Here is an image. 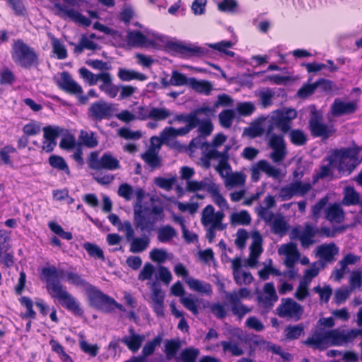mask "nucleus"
<instances>
[{
  "instance_id": "f257e3e1",
  "label": "nucleus",
  "mask_w": 362,
  "mask_h": 362,
  "mask_svg": "<svg viewBox=\"0 0 362 362\" xmlns=\"http://www.w3.org/2000/svg\"><path fill=\"white\" fill-rule=\"evenodd\" d=\"M76 269L67 271L58 270L54 266L45 267L41 270V279L45 282V288L52 297L56 298L61 305L76 317L83 316L84 310L80 302L60 282V279L65 276L66 281L77 287H87L88 283L76 272Z\"/></svg>"
},
{
  "instance_id": "f03ea898",
  "label": "nucleus",
  "mask_w": 362,
  "mask_h": 362,
  "mask_svg": "<svg viewBox=\"0 0 362 362\" xmlns=\"http://www.w3.org/2000/svg\"><path fill=\"white\" fill-rule=\"evenodd\" d=\"M328 160L331 165L338 164L340 170L350 174L362 161V148L355 146L334 149Z\"/></svg>"
},
{
  "instance_id": "7ed1b4c3",
  "label": "nucleus",
  "mask_w": 362,
  "mask_h": 362,
  "mask_svg": "<svg viewBox=\"0 0 362 362\" xmlns=\"http://www.w3.org/2000/svg\"><path fill=\"white\" fill-rule=\"evenodd\" d=\"M163 209L161 206H153L151 208L144 206L141 204L134 208V223L135 228L141 232L151 233L158 218H163Z\"/></svg>"
},
{
  "instance_id": "20e7f679",
  "label": "nucleus",
  "mask_w": 362,
  "mask_h": 362,
  "mask_svg": "<svg viewBox=\"0 0 362 362\" xmlns=\"http://www.w3.org/2000/svg\"><path fill=\"white\" fill-rule=\"evenodd\" d=\"M348 337L338 329L319 332L315 331L312 337H308L304 344L314 349H325L333 346H340L347 341Z\"/></svg>"
},
{
  "instance_id": "39448f33",
  "label": "nucleus",
  "mask_w": 362,
  "mask_h": 362,
  "mask_svg": "<svg viewBox=\"0 0 362 362\" xmlns=\"http://www.w3.org/2000/svg\"><path fill=\"white\" fill-rule=\"evenodd\" d=\"M13 62L25 69H29L39 64V57L35 49L26 44L22 39L13 41L11 47Z\"/></svg>"
},
{
  "instance_id": "423d86ee",
  "label": "nucleus",
  "mask_w": 362,
  "mask_h": 362,
  "mask_svg": "<svg viewBox=\"0 0 362 362\" xmlns=\"http://www.w3.org/2000/svg\"><path fill=\"white\" fill-rule=\"evenodd\" d=\"M296 117L297 111L292 108L279 109L273 111L267 121L266 135L271 134L275 129H278L283 134H287L291 129L292 121Z\"/></svg>"
},
{
  "instance_id": "0eeeda50",
  "label": "nucleus",
  "mask_w": 362,
  "mask_h": 362,
  "mask_svg": "<svg viewBox=\"0 0 362 362\" xmlns=\"http://www.w3.org/2000/svg\"><path fill=\"white\" fill-rule=\"evenodd\" d=\"M224 216L223 211L215 212L214 207L211 204H208L202 210L201 223L204 227H208L206 238L209 243L214 242L216 230H223L226 228V225L222 223Z\"/></svg>"
},
{
  "instance_id": "6e6552de",
  "label": "nucleus",
  "mask_w": 362,
  "mask_h": 362,
  "mask_svg": "<svg viewBox=\"0 0 362 362\" xmlns=\"http://www.w3.org/2000/svg\"><path fill=\"white\" fill-rule=\"evenodd\" d=\"M185 190L191 193H194L200 190H206L211 195L215 204L222 209L228 208V204L226 199L220 192L218 185L212 181L207 182L206 178L201 181L188 180Z\"/></svg>"
},
{
  "instance_id": "1a4fd4ad",
  "label": "nucleus",
  "mask_w": 362,
  "mask_h": 362,
  "mask_svg": "<svg viewBox=\"0 0 362 362\" xmlns=\"http://www.w3.org/2000/svg\"><path fill=\"white\" fill-rule=\"evenodd\" d=\"M308 129L313 138H321L322 140L328 139L334 132L332 126H329L323 122L322 112L317 110L315 106L310 113Z\"/></svg>"
},
{
  "instance_id": "9d476101",
  "label": "nucleus",
  "mask_w": 362,
  "mask_h": 362,
  "mask_svg": "<svg viewBox=\"0 0 362 362\" xmlns=\"http://www.w3.org/2000/svg\"><path fill=\"white\" fill-rule=\"evenodd\" d=\"M250 292L247 288H240L238 291L228 292L226 294V298L229 302L230 310L233 315L241 320L247 314L251 313L252 307L245 305L241 301V298H246L249 296Z\"/></svg>"
},
{
  "instance_id": "9b49d317",
  "label": "nucleus",
  "mask_w": 362,
  "mask_h": 362,
  "mask_svg": "<svg viewBox=\"0 0 362 362\" xmlns=\"http://www.w3.org/2000/svg\"><path fill=\"white\" fill-rule=\"evenodd\" d=\"M88 164L90 169L95 170H115L120 168L119 160L110 152L104 153L100 158L98 151L91 152L88 159Z\"/></svg>"
},
{
  "instance_id": "f8f14e48",
  "label": "nucleus",
  "mask_w": 362,
  "mask_h": 362,
  "mask_svg": "<svg viewBox=\"0 0 362 362\" xmlns=\"http://www.w3.org/2000/svg\"><path fill=\"white\" fill-rule=\"evenodd\" d=\"M303 307L291 298H283L276 308V314L281 318L292 320L295 322L301 319Z\"/></svg>"
},
{
  "instance_id": "ddd939ff",
  "label": "nucleus",
  "mask_w": 362,
  "mask_h": 362,
  "mask_svg": "<svg viewBox=\"0 0 362 362\" xmlns=\"http://www.w3.org/2000/svg\"><path fill=\"white\" fill-rule=\"evenodd\" d=\"M123 229L125 231V238L130 242L129 251L132 253H140L146 250L150 244V238L143 234L141 237H134V229L129 221L123 222Z\"/></svg>"
},
{
  "instance_id": "4468645a",
  "label": "nucleus",
  "mask_w": 362,
  "mask_h": 362,
  "mask_svg": "<svg viewBox=\"0 0 362 362\" xmlns=\"http://www.w3.org/2000/svg\"><path fill=\"white\" fill-rule=\"evenodd\" d=\"M311 187L309 182L303 183L301 181L296 180L281 187L279 197L281 201H287L296 195L304 196L310 190Z\"/></svg>"
},
{
  "instance_id": "2eb2a0df",
  "label": "nucleus",
  "mask_w": 362,
  "mask_h": 362,
  "mask_svg": "<svg viewBox=\"0 0 362 362\" xmlns=\"http://www.w3.org/2000/svg\"><path fill=\"white\" fill-rule=\"evenodd\" d=\"M9 233L4 229L0 230V263L6 268H11L15 264L13 252L11 250Z\"/></svg>"
},
{
  "instance_id": "dca6fc26",
  "label": "nucleus",
  "mask_w": 362,
  "mask_h": 362,
  "mask_svg": "<svg viewBox=\"0 0 362 362\" xmlns=\"http://www.w3.org/2000/svg\"><path fill=\"white\" fill-rule=\"evenodd\" d=\"M270 136L268 146L273 151L270 153V158L274 163L282 161L286 156V146L282 135L276 134L274 132L269 134Z\"/></svg>"
},
{
  "instance_id": "f3484780",
  "label": "nucleus",
  "mask_w": 362,
  "mask_h": 362,
  "mask_svg": "<svg viewBox=\"0 0 362 362\" xmlns=\"http://www.w3.org/2000/svg\"><path fill=\"white\" fill-rule=\"evenodd\" d=\"M167 48L182 57L202 56L205 54V49L201 47L187 45L182 42L169 41L166 44Z\"/></svg>"
},
{
  "instance_id": "a211bd4d",
  "label": "nucleus",
  "mask_w": 362,
  "mask_h": 362,
  "mask_svg": "<svg viewBox=\"0 0 362 362\" xmlns=\"http://www.w3.org/2000/svg\"><path fill=\"white\" fill-rule=\"evenodd\" d=\"M88 115L93 121L100 122L112 117V107L103 100L93 103L88 109Z\"/></svg>"
},
{
  "instance_id": "6ab92c4d",
  "label": "nucleus",
  "mask_w": 362,
  "mask_h": 362,
  "mask_svg": "<svg viewBox=\"0 0 362 362\" xmlns=\"http://www.w3.org/2000/svg\"><path fill=\"white\" fill-rule=\"evenodd\" d=\"M211 112V110L208 106L200 107L194 109L193 111L190 112L188 114H177L175 115V117L170 119L168 123L169 124H173L175 122H185L187 124H194L198 123V116L200 114H204L205 115H209Z\"/></svg>"
},
{
  "instance_id": "aec40b11",
  "label": "nucleus",
  "mask_w": 362,
  "mask_h": 362,
  "mask_svg": "<svg viewBox=\"0 0 362 362\" xmlns=\"http://www.w3.org/2000/svg\"><path fill=\"white\" fill-rule=\"evenodd\" d=\"M57 86L64 92L74 95L83 93L82 87L75 81L67 71L61 74L60 80L57 82Z\"/></svg>"
},
{
  "instance_id": "412c9836",
  "label": "nucleus",
  "mask_w": 362,
  "mask_h": 362,
  "mask_svg": "<svg viewBox=\"0 0 362 362\" xmlns=\"http://www.w3.org/2000/svg\"><path fill=\"white\" fill-rule=\"evenodd\" d=\"M357 107L356 101L344 102L339 98H336L331 105V111L334 116L339 117L354 113Z\"/></svg>"
},
{
  "instance_id": "4be33fe9",
  "label": "nucleus",
  "mask_w": 362,
  "mask_h": 362,
  "mask_svg": "<svg viewBox=\"0 0 362 362\" xmlns=\"http://www.w3.org/2000/svg\"><path fill=\"white\" fill-rule=\"evenodd\" d=\"M296 232V236L300 241L301 246L307 248L315 243L314 240L316 235L318 234V228L310 223H306L303 231L294 230Z\"/></svg>"
},
{
  "instance_id": "5701e85b",
  "label": "nucleus",
  "mask_w": 362,
  "mask_h": 362,
  "mask_svg": "<svg viewBox=\"0 0 362 362\" xmlns=\"http://www.w3.org/2000/svg\"><path fill=\"white\" fill-rule=\"evenodd\" d=\"M88 299L90 305L98 309L102 308L104 305H108L109 303H115V300L113 298L95 287L89 291Z\"/></svg>"
},
{
  "instance_id": "b1692460",
  "label": "nucleus",
  "mask_w": 362,
  "mask_h": 362,
  "mask_svg": "<svg viewBox=\"0 0 362 362\" xmlns=\"http://www.w3.org/2000/svg\"><path fill=\"white\" fill-rule=\"evenodd\" d=\"M141 159L152 170L160 168L162 166V158L158 155V151L151 142V146L141 156Z\"/></svg>"
},
{
  "instance_id": "393cba45",
  "label": "nucleus",
  "mask_w": 362,
  "mask_h": 362,
  "mask_svg": "<svg viewBox=\"0 0 362 362\" xmlns=\"http://www.w3.org/2000/svg\"><path fill=\"white\" fill-rule=\"evenodd\" d=\"M325 218L332 223H341L344 221V211L338 203L329 204Z\"/></svg>"
},
{
  "instance_id": "a878e982",
  "label": "nucleus",
  "mask_w": 362,
  "mask_h": 362,
  "mask_svg": "<svg viewBox=\"0 0 362 362\" xmlns=\"http://www.w3.org/2000/svg\"><path fill=\"white\" fill-rule=\"evenodd\" d=\"M164 298L165 295L162 291L153 287L151 294V307L157 317L164 316Z\"/></svg>"
},
{
  "instance_id": "bb28decb",
  "label": "nucleus",
  "mask_w": 362,
  "mask_h": 362,
  "mask_svg": "<svg viewBox=\"0 0 362 362\" xmlns=\"http://www.w3.org/2000/svg\"><path fill=\"white\" fill-rule=\"evenodd\" d=\"M228 150V147H227L226 151L223 152H220V151H217L216 149L213 148V149L209 150L205 154V157H206L208 158V160L220 158L218 165L216 167V170L221 173H222V171L223 170L230 168V165L228 162V155L227 153Z\"/></svg>"
},
{
  "instance_id": "cd10ccee",
  "label": "nucleus",
  "mask_w": 362,
  "mask_h": 362,
  "mask_svg": "<svg viewBox=\"0 0 362 362\" xmlns=\"http://www.w3.org/2000/svg\"><path fill=\"white\" fill-rule=\"evenodd\" d=\"M55 6L62 12H63L66 16L70 18L71 20L86 27H89L91 24V21L86 16L81 14L80 12L75 11L73 8L67 9L64 6L60 4H56Z\"/></svg>"
},
{
  "instance_id": "c85d7f7f",
  "label": "nucleus",
  "mask_w": 362,
  "mask_h": 362,
  "mask_svg": "<svg viewBox=\"0 0 362 362\" xmlns=\"http://www.w3.org/2000/svg\"><path fill=\"white\" fill-rule=\"evenodd\" d=\"M337 252L338 248L333 243L327 245H321L317 248V253L319 257L327 262H332L334 259V255L337 254Z\"/></svg>"
},
{
  "instance_id": "c756f323",
  "label": "nucleus",
  "mask_w": 362,
  "mask_h": 362,
  "mask_svg": "<svg viewBox=\"0 0 362 362\" xmlns=\"http://www.w3.org/2000/svg\"><path fill=\"white\" fill-rule=\"evenodd\" d=\"M117 76L122 81H131L132 80L144 81L148 78V76L143 73L125 68L119 69Z\"/></svg>"
},
{
  "instance_id": "7c9ffc66",
  "label": "nucleus",
  "mask_w": 362,
  "mask_h": 362,
  "mask_svg": "<svg viewBox=\"0 0 362 362\" xmlns=\"http://www.w3.org/2000/svg\"><path fill=\"white\" fill-rule=\"evenodd\" d=\"M328 206V198L327 197H324L320 199L317 202H316L311 207V218L315 222L317 223L319 219L322 217V216H325L326 210Z\"/></svg>"
},
{
  "instance_id": "2f4dec72",
  "label": "nucleus",
  "mask_w": 362,
  "mask_h": 362,
  "mask_svg": "<svg viewBox=\"0 0 362 362\" xmlns=\"http://www.w3.org/2000/svg\"><path fill=\"white\" fill-rule=\"evenodd\" d=\"M186 284L190 289L206 295L212 293L211 285L209 283L202 282L199 279L188 278L185 280Z\"/></svg>"
},
{
  "instance_id": "473e14b6",
  "label": "nucleus",
  "mask_w": 362,
  "mask_h": 362,
  "mask_svg": "<svg viewBox=\"0 0 362 362\" xmlns=\"http://www.w3.org/2000/svg\"><path fill=\"white\" fill-rule=\"evenodd\" d=\"M144 340V336L140 334L125 336L120 339L132 352H136L141 348Z\"/></svg>"
},
{
  "instance_id": "72a5a7b5",
  "label": "nucleus",
  "mask_w": 362,
  "mask_h": 362,
  "mask_svg": "<svg viewBox=\"0 0 362 362\" xmlns=\"http://www.w3.org/2000/svg\"><path fill=\"white\" fill-rule=\"evenodd\" d=\"M48 163L52 168L58 171L64 172L67 175H70L71 171L69 167L62 156L52 154L49 157Z\"/></svg>"
},
{
  "instance_id": "f704fd0d",
  "label": "nucleus",
  "mask_w": 362,
  "mask_h": 362,
  "mask_svg": "<svg viewBox=\"0 0 362 362\" xmlns=\"http://www.w3.org/2000/svg\"><path fill=\"white\" fill-rule=\"evenodd\" d=\"M127 40L129 45L139 47L145 45L148 38L139 30H129L127 35Z\"/></svg>"
},
{
  "instance_id": "c9c22d12",
  "label": "nucleus",
  "mask_w": 362,
  "mask_h": 362,
  "mask_svg": "<svg viewBox=\"0 0 362 362\" xmlns=\"http://www.w3.org/2000/svg\"><path fill=\"white\" fill-rule=\"evenodd\" d=\"M181 347V342L178 339L166 340L165 343V358L168 361L175 359L178 357L177 354Z\"/></svg>"
},
{
  "instance_id": "e433bc0d",
  "label": "nucleus",
  "mask_w": 362,
  "mask_h": 362,
  "mask_svg": "<svg viewBox=\"0 0 362 362\" xmlns=\"http://www.w3.org/2000/svg\"><path fill=\"white\" fill-rule=\"evenodd\" d=\"M78 141L82 145L89 148H95L98 145L95 133L92 131L81 130L78 136Z\"/></svg>"
},
{
  "instance_id": "4c0bfd02",
  "label": "nucleus",
  "mask_w": 362,
  "mask_h": 362,
  "mask_svg": "<svg viewBox=\"0 0 362 362\" xmlns=\"http://www.w3.org/2000/svg\"><path fill=\"white\" fill-rule=\"evenodd\" d=\"M176 236V230L169 224L159 228L157 232L158 240L160 243L170 242Z\"/></svg>"
},
{
  "instance_id": "58836bf2",
  "label": "nucleus",
  "mask_w": 362,
  "mask_h": 362,
  "mask_svg": "<svg viewBox=\"0 0 362 362\" xmlns=\"http://www.w3.org/2000/svg\"><path fill=\"white\" fill-rule=\"evenodd\" d=\"M200 354L198 349L187 347L182 350L180 355L176 358V362H196Z\"/></svg>"
},
{
  "instance_id": "ea45409f",
  "label": "nucleus",
  "mask_w": 362,
  "mask_h": 362,
  "mask_svg": "<svg viewBox=\"0 0 362 362\" xmlns=\"http://www.w3.org/2000/svg\"><path fill=\"white\" fill-rule=\"evenodd\" d=\"M189 86L196 92L209 95L212 90V85L207 81H197L195 78H189Z\"/></svg>"
},
{
  "instance_id": "a19ab883",
  "label": "nucleus",
  "mask_w": 362,
  "mask_h": 362,
  "mask_svg": "<svg viewBox=\"0 0 362 362\" xmlns=\"http://www.w3.org/2000/svg\"><path fill=\"white\" fill-rule=\"evenodd\" d=\"M288 133L291 143L296 146H302L308 141V136L302 129H291Z\"/></svg>"
},
{
  "instance_id": "79ce46f5",
  "label": "nucleus",
  "mask_w": 362,
  "mask_h": 362,
  "mask_svg": "<svg viewBox=\"0 0 362 362\" xmlns=\"http://www.w3.org/2000/svg\"><path fill=\"white\" fill-rule=\"evenodd\" d=\"M72 45L75 46L74 52L76 54H81L85 49L95 51L98 48V45L97 43L88 39L87 37L84 35L82 36L78 44L75 45L72 43Z\"/></svg>"
},
{
  "instance_id": "37998d69",
  "label": "nucleus",
  "mask_w": 362,
  "mask_h": 362,
  "mask_svg": "<svg viewBox=\"0 0 362 362\" xmlns=\"http://www.w3.org/2000/svg\"><path fill=\"white\" fill-rule=\"evenodd\" d=\"M163 337L158 334L152 340L148 341L142 349V355L144 357L151 356L157 346H159L162 343Z\"/></svg>"
},
{
  "instance_id": "c03bdc74",
  "label": "nucleus",
  "mask_w": 362,
  "mask_h": 362,
  "mask_svg": "<svg viewBox=\"0 0 362 362\" xmlns=\"http://www.w3.org/2000/svg\"><path fill=\"white\" fill-rule=\"evenodd\" d=\"M83 247L86 250L90 257L99 259L103 262L105 260L103 250L96 244L86 242L83 243Z\"/></svg>"
},
{
  "instance_id": "a18cd8bd",
  "label": "nucleus",
  "mask_w": 362,
  "mask_h": 362,
  "mask_svg": "<svg viewBox=\"0 0 362 362\" xmlns=\"http://www.w3.org/2000/svg\"><path fill=\"white\" fill-rule=\"evenodd\" d=\"M230 221L234 225L247 226L251 223V216L246 210L233 213L230 216Z\"/></svg>"
},
{
  "instance_id": "49530a36",
  "label": "nucleus",
  "mask_w": 362,
  "mask_h": 362,
  "mask_svg": "<svg viewBox=\"0 0 362 362\" xmlns=\"http://www.w3.org/2000/svg\"><path fill=\"white\" fill-rule=\"evenodd\" d=\"M170 83L173 86H189V78H188L185 74L178 71L177 70H173L171 73V77L170 78Z\"/></svg>"
},
{
  "instance_id": "de8ad7c7",
  "label": "nucleus",
  "mask_w": 362,
  "mask_h": 362,
  "mask_svg": "<svg viewBox=\"0 0 362 362\" xmlns=\"http://www.w3.org/2000/svg\"><path fill=\"white\" fill-rule=\"evenodd\" d=\"M360 202L359 194L353 188H346L342 203L346 206L358 204Z\"/></svg>"
},
{
  "instance_id": "09e8293b",
  "label": "nucleus",
  "mask_w": 362,
  "mask_h": 362,
  "mask_svg": "<svg viewBox=\"0 0 362 362\" xmlns=\"http://www.w3.org/2000/svg\"><path fill=\"white\" fill-rule=\"evenodd\" d=\"M20 303L26 308V313L23 315V318L34 320L36 318V313L33 310V302L28 296H22L19 299Z\"/></svg>"
},
{
  "instance_id": "8fccbe9b",
  "label": "nucleus",
  "mask_w": 362,
  "mask_h": 362,
  "mask_svg": "<svg viewBox=\"0 0 362 362\" xmlns=\"http://www.w3.org/2000/svg\"><path fill=\"white\" fill-rule=\"evenodd\" d=\"M16 80L14 73L8 67L0 70V84L1 86H11Z\"/></svg>"
},
{
  "instance_id": "3c124183",
  "label": "nucleus",
  "mask_w": 362,
  "mask_h": 362,
  "mask_svg": "<svg viewBox=\"0 0 362 362\" xmlns=\"http://www.w3.org/2000/svg\"><path fill=\"white\" fill-rule=\"evenodd\" d=\"M175 137H176L175 128L172 127H165L163 130L160 132V138L157 136H153L151 139V141L153 142L154 139L156 140L158 142L157 148H159L162 142L168 141L171 138Z\"/></svg>"
},
{
  "instance_id": "603ef678",
  "label": "nucleus",
  "mask_w": 362,
  "mask_h": 362,
  "mask_svg": "<svg viewBox=\"0 0 362 362\" xmlns=\"http://www.w3.org/2000/svg\"><path fill=\"white\" fill-rule=\"evenodd\" d=\"M180 302L194 315L197 316L199 314V299L197 298L182 297L180 298Z\"/></svg>"
},
{
  "instance_id": "864d4df0",
  "label": "nucleus",
  "mask_w": 362,
  "mask_h": 362,
  "mask_svg": "<svg viewBox=\"0 0 362 362\" xmlns=\"http://www.w3.org/2000/svg\"><path fill=\"white\" fill-rule=\"evenodd\" d=\"M209 46L221 53H224L227 56L233 57L235 55L234 52L228 50V48L233 46V43L230 40H222L214 44H209Z\"/></svg>"
},
{
  "instance_id": "5fc2aeb1",
  "label": "nucleus",
  "mask_w": 362,
  "mask_h": 362,
  "mask_svg": "<svg viewBox=\"0 0 362 362\" xmlns=\"http://www.w3.org/2000/svg\"><path fill=\"white\" fill-rule=\"evenodd\" d=\"M171 115L170 110L165 107H152L150 110V118L156 122L166 119Z\"/></svg>"
},
{
  "instance_id": "6e6d98bb",
  "label": "nucleus",
  "mask_w": 362,
  "mask_h": 362,
  "mask_svg": "<svg viewBox=\"0 0 362 362\" xmlns=\"http://www.w3.org/2000/svg\"><path fill=\"white\" fill-rule=\"evenodd\" d=\"M223 352H230L233 356H239L243 354V350L238 346L237 343L228 341H221Z\"/></svg>"
},
{
  "instance_id": "4d7b16f0",
  "label": "nucleus",
  "mask_w": 362,
  "mask_h": 362,
  "mask_svg": "<svg viewBox=\"0 0 362 362\" xmlns=\"http://www.w3.org/2000/svg\"><path fill=\"white\" fill-rule=\"evenodd\" d=\"M198 132L203 136H209L214 129L213 124L210 119H204L201 120L198 117Z\"/></svg>"
},
{
  "instance_id": "13d9d810",
  "label": "nucleus",
  "mask_w": 362,
  "mask_h": 362,
  "mask_svg": "<svg viewBox=\"0 0 362 362\" xmlns=\"http://www.w3.org/2000/svg\"><path fill=\"white\" fill-rule=\"evenodd\" d=\"M218 117L221 124L225 128H229L232 125L235 112L231 109L224 110L219 113Z\"/></svg>"
},
{
  "instance_id": "bf43d9fd",
  "label": "nucleus",
  "mask_w": 362,
  "mask_h": 362,
  "mask_svg": "<svg viewBox=\"0 0 362 362\" xmlns=\"http://www.w3.org/2000/svg\"><path fill=\"white\" fill-rule=\"evenodd\" d=\"M257 167L270 177H276L279 175V170L271 165L266 160H260L258 161Z\"/></svg>"
},
{
  "instance_id": "052dcab7",
  "label": "nucleus",
  "mask_w": 362,
  "mask_h": 362,
  "mask_svg": "<svg viewBox=\"0 0 362 362\" xmlns=\"http://www.w3.org/2000/svg\"><path fill=\"white\" fill-rule=\"evenodd\" d=\"M41 126L40 122L32 120L23 127V134L27 136H36L40 133Z\"/></svg>"
},
{
  "instance_id": "680f3d73",
  "label": "nucleus",
  "mask_w": 362,
  "mask_h": 362,
  "mask_svg": "<svg viewBox=\"0 0 362 362\" xmlns=\"http://www.w3.org/2000/svg\"><path fill=\"white\" fill-rule=\"evenodd\" d=\"M303 326L301 325H290L286 328V337L288 339H297L303 332Z\"/></svg>"
},
{
  "instance_id": "e2e57ef3",
  "label": "nucleus",
  "mask_w": 362,
  "mask_h": 362,
  "mask_svg": "<svg viewBox=\"0 0 362 362\" xmlns=\"http://www.w3.org/2000/svg\"><path fill=\"white\" fill-rule=\"evenodd\" d=\"M79 347L82 351L92 357L98 355L100 349L98 344H90L86 340L79 341Z\"/></svg>"
},
{
  "instance_id": "0e129e2a",
  "label": "nucleus",
  "mask_w": 362,
  "mask_h": 362,
  "mask_svg": "<svg viewBox=\"0 0 362 362\" xmlns=\"http://www.w3.org/2000/svg\"><path fill=\"white\" fill-rule=\"evenodd\" d=\"M53 52L57 55V59H64L67 57V50L64 45L58 39L52 41Z\"/></svg>"
},
{
  "instance_id": "69168bd1",
  "label": "nucleus",
  "mask_w": 362,
  "mask_h": 362,
  "mask_svg": "<svg viewBox=\"0 0 362 362\" xmlns=\"http://www.w3.org/2000/svg\"><path fill=\"white\" fill-rule=\"evenodd\" d=\"M16 152V148L11 145H6L0 150V158L4 165H11L10 154Z\"/></svg>"
},
{
  "instance_id": "338daca9",
  "label": "nucleus",
  "mask_w": 362,
  "mask_h": 362,
  "mask_svg": "<svg viewBox=\"0 0 362 362\" xmlns=\"http://www.w3.org/2000/svg\"><path fill=\"white\" fill-rule=\"evenodd\" d=\"M155 272V267L153 264L149 262H146L141 270L138 279L139 280L144 281L146 280L151 279L153 274Z\"/></svg>"
},
{
  "instance_id": "774afa93",
  "label": "nucleus",
  "mask_w": 362,
  "mask_h": 362,
  "mask_svg": "<svg viewBox=\"0 0 362 362\" xmlns=\"http://www.w3.org/2000/svg\"><path fill=\"white\" fill-rule=\"evenodd\" d=\"M245 326L256 332H262L264 329V325L256 316L249 317L245 322Z\"/></svg>"
}]
</instances>
